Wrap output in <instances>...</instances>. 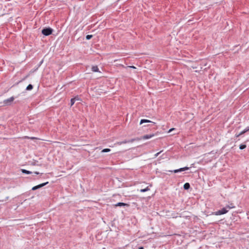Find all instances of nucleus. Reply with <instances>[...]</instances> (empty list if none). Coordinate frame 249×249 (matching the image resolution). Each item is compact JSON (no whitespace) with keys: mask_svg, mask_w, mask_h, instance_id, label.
I'll use <instances>...</instances> for the list:
<instances>
[{"mask_svg":"<svg viewBox=\"0 0 249 249\" xmlns=\"http://www.w3.org/2000/svg\"><path fill=\"white\" fill-rule=\"evenodd\" d=\"M138 249H144V248L142 247H140Z\"/></svg>","mask_w":249,"mask_h":249,"instance_id":"obj_28","label":"nucleus"},{"mask_svg":"<svg viewBox=\"0 0 249 249\" xmlns=\"http://www.w3.org/2000/svg\"><path fill=\"white\" fill-rule=\"evenodd\" d=\"M34 173H35V174H36V175H38V174H39V172H34Z\"/></svg>","mask_w":249,"mask_h":249,"instance_id":"obj_27","label":"nucleus"},{"mask_svg":"<svg viewBox=\"0 0 249 249\" xmlns=\"http://www.w3.org/2000/svg\"><path fill=\"white\" fill-rule=\"evenodd\" d=\"M48 182H45V183H41V184H40L38 185H36V186H35L34 187H33L32 189V190L33 191H35V190H36L38 189H39L43 186H44L45 185H47V184H48Z\"/></svg>","mask_w":249,"mask_h":249,"instance_id":"obj_6","label":"nucleus"},{"mask_svg":"<svg viewBox=\"0 0 249 249\" xmlns=\"http://www.w3.org/2000/svg\"><path fill=\"white\" fill-rule=\"evenodd\" d=\"M14 97H11L8 99H7L6 100H4L3 101V103L4 105H10L12 103V102L14 101Z\"/></svg>","mask_w":249,"mask_h":249,"instance_id":"obj_5","label":"nucleus"},{"mask_svg":"<svg viewBox=\"0 0 249 249\" xmlns=\"http://www.w3.org/2000/svg\"><path fill=\"white\" fill-rule=\"evenodd\" d=\"M115 207H122V206H129L128 204L123 203V202H118L117 204H115Z\"/></svg>","mask_w":249,"mask_h":249,"instance_id":"obj_9","label":"nucleus"},{"mask_svg":"<svg viewBox=\"0 0 249 249\" xmlns=\"http://www.w3.org/2000/svg\"><path fill=\"white\" fill-rule=\"evenodd\" d=\"M140 139H139V138L132 139H130L128 140H124V141H121V142H117L115 144H117V145H121V144H125V143H132L135 141H138V140H140Z\"/></svg>","mask_w":249,"mask_h":249,"instance_id":"obj_2","label":"nucleus"},{"mask_svg":"<svg viewBox=\"0 0 249 249\" xmlns=\"http://www.w3.org/2000/svg\"><path fill=\"white\" fill-rule=\"evenodd\" d=\"M33 86L32 84H29L27 87L26 89L27 90H31L33 89Z\"/></svg>","mask_w":249,"mask_h":249,"instance_id":"obj_15","label":"nucleus"},{"mask_svg":"<svg viewBox=\"0 0 249 249\" xmlns=\"http://www.w3.org/2000/svg\"><path fill=\"white\" fill-rule=\"evenodd\" d=\"M86 37L87 40H89L92 37V35H87Z\"/></svg>","mask_w":249,"mask_h":249,"instance_id":"obj_21","label":"nucleus"},{"mask_svg":"<svg viewBox=\"0 0 249 249\" xmlns=\"http://www.w3.org/2000/svg\"><path fill=\"white\" fill-rule=\"evenodd\" d=\"M21 172L22 173L26 174H30L32 173L31 171H29L25 170V169H21Z\"/></svg>","mask_w":249,"mask_h":249,"instance_id":"obj_13","label":"nucleus"},{"mask_svg":"<svg viewBox=\"0 0 249 249\" xmlns=\"http://www.w3.org/2000/svg\"><path fill=\"white\" fill-rule=\"evenodd\" d=\"M189 169V168L188 167H183V168H180L178 169H176V170H171V171H169V172H174L175 173H178V172H182V171H185V170H187Z\"/></svg>","mask_w":249,"mask_h":249,"instance_id":"obj_4","label":"nucleus"},{"mask_svg":"<svg viewBox=\"0 0 249 249\" xmlns=\"http://www.w3.org/2000/svg\"><path fill=\"white\" fill-rule=\"evenodd\" d=\"M230 206H234V204L233 203H231L230 205Z\"/></svg>","mask_w":249,"mask_h":249,"instance_id":"obj_26","label":"nucleus"},{"mask_svg":"<svg viewBox=\"0 0 249 249\" xmlns=\"http://www.w3.org/2000/svg\"><path fill=\"white\" fill-rule=\"evenodd\" d=\"M246 146H246V144H240V146H239V148H240V149H241V150H243V149H244L246 148Z\"/></svg>","mask_w":249,"mask_h":249,"instance_id":"obj_17","label":"nucleus"},{"mask_svg":"<svg viewBox=\"0 0 249 249\" xmlns=\"http://www.w3.org/2000/svg\"><path fill=\"white\" fill-rule=\"evenodd\" d=\"M154 136H155V134H154L145 135L142 137V139H143V140L149 139L152 138Z\"/></svg>","mask_w":249,"mask_h":249,"instance_id":"obj_8","label":"nucleus"},{"mask_svg":"<svg viewBox=\"0 0 249 249\" xmlns=\"http://www.w3.org/2000/svg\"><path fill=\"white\" fill-rule=\"evenodd\" d=\"M110 150H111L109 148H105V149H103L101 152L102 153L108 152H110Z\"/></svg>","mask_w":249,"mask_h":249,"instance_id":"obj_20","label":"nucleus"},{"mask_svg":"<svg viewBox=\"0 0 249 249\" xmlns=\"http://www.w3.org/2000/svg\"><path fill=\"white\" fill-rule=\"evenodd\" d=\"M235 208V206H230V205H226L225 207H224V208H226V210H230L231 209H232V208Z\"/></svg>","mask_w":249,"mask_h":249,"instance_id":"obj_19","label":"nucleus"},{"mask_svg":"<svg viewBox=\"0 0 249 249\" xmlns=\"http://www.w3.org/2000/svg\"><path fill=\"white\" fill-rule=\"evenodd\" d=\"M91 70L93 72H100L97 66H93L91 67Z\"/></svg>","mask_w":249,"mask_h":249,"instance_id":"obj_10","label":"nucleus"},{"mask_svg":"<svg viewBox=\"0 0 249 249\" xmlns=\"http://www.w3.org/2000/svg\"><path fill=\"white\" fill-rule=\"evenodd\" d=\"M249 131V126L247 127L244 130H243L242 131L240 132V134H244L246 132Z\"/></svg>","mask_w":249,"mask_h":249,"instance_id":"obj_14","label":"nucleus"},{"mask_svg":"<svg viewBox=\"0 0 249 249\" xmlns=\"http://www.w3.org/2000/svg\"><path fill=\"white\" fill-rule=\"evenodd\" d=\"M128 67L132 68V69H136V67L134 66H128Z\"/></svg>","mask_w":249,"mask_h":249,"instance_id":"obj_24","label":"nucleus"},{"mask_svg":"<svg viewBox=\"0 0 249 249\" xmlns=\"http://www.w3.org/2000/svg\"><path fill=\"white\" fill-rule=\"evenodd\" d=\"M150 190L149 187H147L145 189H142L140 190V192H145L146 191H148Z\"/></svg>","mask_w":249,"mask_h":249,"instance_id":"obj_16","label":"nucleus"},{"mask_svg":"<svg viewBox=\"0 0 249 249\" xmlns=\"http://www.w3.org/2000/svg\"><path fill=\"white\" fill-rule=\"evenodd\" d=\"M160 152H158V153H157V154H155V157H157V156L160 154Z\"/></svg>","mask_w":249,"mask_h":249,"instance_id":"obj_25","label":"nucleus"},{"mask_svg":"<svg viewBox=\"0 0 249 249\" xmlns=\"http://www.w3.org/2000/svg\"><path fill=\"white\" fill-rule=\"evenodd\" d=\"M53 31V30L52 28L48 27L43 29L42 30L41 32L43 35L45 36H48L51 35L52 34Z\"/></svg>","mask_w":249,"mask_h":249,"instance_id":"obj_1","label":"nucleus"},{"mask_svg":"<svg viewBox=\"0 0 249 249\" xmlns=\"http://www.w3.org/2000/svg\"><path fill=\"white\" fill-rule=\"evenodd\" d=\"M78 100H80L79 97L78 96H75V97H74L73 98H71V107L72 106H73L74 105V104L76 101H78Z\"/></svg>","mask_w":249,"mask_h":249,"instance_id":"obj_7","label":"nucleus"},{"mask_svg":"<svg viewBox=\"0 0 249 249\" xmlns=\"http://www.w3.org/2000/svg\"><path fill=\"white\" fill-rule=\"evenodd\" d=\"M229 210H226V208H222L221 210H218L213 213V214L215 215H219L224 214L228 213Z\"/></svg>","mask_w":249,"mask_h":249,"instance_id":"obj_3","label":"nucleus"},{"mask_svg":"<svg viewBox=\"0 0 249 249\" xmlns=\"http://www.w3.org/2000/svg\"><path fill=\"white\" fill-rule=\"evenodd\" d=\"M24 139H31V140L38 139L37 138H36V137H28V136H25L24 137Z\"/></svg>","mask_w":249,"mask_h":249,"instance_id":"obj_18","label":"nucleus"},{"mask_svg":"<svg viewBox=\"0 0 249 249\" xmlns=\"http://www.w3.org/2000/svg\"><path fill=\"white\" fill-rule=\"evenodd\" d=\"M190 188V185L189 183L187 182L184 184L183 188L184 190H188Z\"/></svg>","mask_w":249,"mask_h":249,"instance_id":"obj_11","label":"nucleus"},{"mask_svg":"<svg viewBox=\"0 0 249 249\" xmlns=\"http://www.w3.org/2000/svg\"><path fill=\"white\" fill-rule=\"evenodd\" d=\"M242 134H240V133H239V134H235V137L236 138H238L240 136L242 135Z\"/></svg>","mask_w":249,"mask_h":249,"instance_id":"obj_23","label":"nucleus"},{"mask_svg":"<svg viewBox=\"0 0 249 249\" xmlns=\"http://www.w3.org/2000/svg\"><path fill=\"white\" fill-rule=\"evenodd\" d=\"M8 198H9V197H8V196H7V197H6V199H8Z\"/></svg>","mask_w":249,"mask_h":249,"instance_id":"obj_29","label":"nucleus"},{"mask_svg":"<svg viewBox=\"0 0 249 249\" xmlns=\"http://www.w3.org/2000/svg\"><path fill=\"white\" fill-rule=\"evenodd\" d=\"M144 123H152V122L149 120L142 119L140 121V124H141Z\"/></svg>","mask_w":249,"mask_h":249,"instance_id":"obj_12","label":"nucleus"},{"mask_svg":"<svg viewBox=\"0 0 249 249\" xmlns=\"http://www.w3.org/2000/svg\"><path fill=\"white\" fill-rule=\"evenodd\" d=\"M176 129L175 128H172L171 129H170L168 131V133H170L172 131H173V130H175Z\"/></svg>","mask_w":249,"mask_h":249,"instance_id":"obj_22","label":"nucleus"}]
</instances>
